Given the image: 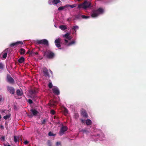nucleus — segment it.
<instances>
[{"label":"nucleus","instance_id":"nucleus-44","mask_svg":"<svg viewBox=\"0 0 146 146\" xmlns=\"http://www.w3.org/2000/svg\"><path fill=\"white\" fill-rule=\"evenodd\" d=\"M72 38V37L71 36H68V38H67V39H68V40H71Z\"/></svg>","mask_w":146,"mask_h":146},{"label":"nucleus","instance_id":"nucleus-15","mask_svg":"<svg viewBox=\"0 0 146 146\" xmlns=\"http://www.w3.org/2000/svg\"><path fill=\"white\" fill-rule=\"evenodd\" d=\"M98 15L96 10H94L93 11L92 13L91 14V17L93 18H95L98 17Z\"/></svg>","mask_w":146,"mask_h":146},{"label":"nucleus","instance_id":"nucleus-21","mask_svg":"<svg viewBox=\"0 0 146 146\" xmlns=\"http://www.w3.org/2000/svg\"><path fill=\"white\" fill-rule=\"evenodd\" d=\"M25 52V50L22 48H21L20 49V53L21 55L24 54Z\"/></svg>","mask_w":146,"mask_h":146},{"label":"nucleus","instance_id":"nucleus-48","mask_svg":"<svg viewBox=\"0 0 146 146\" xmlns=\"http://www.w3.org/2000/svg\"><path fill=\"white\" fill-rule=\"evenodd\" d=\"M35 53L33 52V50L30 51V55H32L34 53Z\"/></svg>","mask_w":146,"mask_h":146},{"label":"nucleus","instance_id":"nucleus-12","mask_svg":"<svg viewBox=\"0 0 146 146\" xmlns=\"http://www.w3.org/2000/svg\"><path fill=\"white\" fill-rule=\"evenodd\" d=\"M95 10L98 15L103 14L104 12V9L101 8H99L98 9Z\"/></svg>","mask_w":146,"mask_h":146},{"label":"nucleus","instance_id":"nucleus-49","mask_svg":"<svg viewBox=\"0 0 146 146\" xmlns=\"http://www.w3.org/2000/svg\"><path fill=\"white\" fill-rule=\"evenodd\" d=\"M0 128L2 129H4V127L2 125H1L0 126Z\"/></svg>","mask_w":146,"mask_h":146},{"label":"nucleus","instance_id":"nucleus-53","mask_svg":"<svg viewBox=\"0 0 146 146\" xmlns=\"http://www.w3.org/2000/svg\"><path fill=\"white\" fill-rule=\"evenodd\" d=\"M75 115H76V117H78V113L75 114Z\"/></svg>","mask_w":146,"mask_h":146},{"label":"nucleus","instance_id":"nucleus-14","mask_svg":"<svg viewBox=\"0 0 146 146\" xmlns=\"http://www.w3.org/2000/svg\"><path fill=\"white\" fill-rule=\"evenodd\" d=\"M56 102L54 101L51 100L50 101V102L48 104L50 107H54L56 106Z\"/></svg>","mask_w":146,"mask_h":146},{"label":"nucleus","instance_id":"nucleus-25","mask_svg":"<svg viewBox=\"0 0 146 146\" xmlns=\"http://www.w3.org/2000/svg\"><path fill=\"white\" fill-rule=\"evenodd\" d=\"M10 117V115H6L4 116L3 117V118L5 119H9Z\"/></svg>","mask_w":146,"mask_h":146},{"label":"nucleus","instance_id":"nucleus-51","mask_svg":"<svg viewBox=\"0 0 146 146\" xmlns=\"http://www.w3.org/2000/svg\"><path fill=\"white\" fill-rule=\"evenodd\" d=\"M3 98L1 97V96H0V103L2 100Z\"/></svg>","mask_w":146,"mask_h":146},{"label":"nucleus","instance_id":"nucleus-3","mask_svg":"<svg viewBox=\"0 0 146 146\" xmlns=\"http://www.w3.org/2000/svg\"><path fill=\"white\" fill-rule=\"evenodd\" d=\"M38 92V89L34 88L31 89L30 92V94H31V97L32 98L35 99L36 97V94Z\"/></svg>","mask_w":146,"mask_h":146},{"label":"nucleus","instance_id":"nucleus-23","mask_svg":"<svg viewBox=\"0 0 146 146\" xmlns=\"http://www.w3.org/2000/svg\"><path fill=\"white\" fill-rule=\"evenodd\" d=\"M59 27L62 30H65L67 29V27L65 26L64 25H60Z\"/></svg>","mask_w":146,"mask_h":146},{"label":"nucleus","instance_id":"nucleus-27","mask_svg":"<svg viewBox=\"0 0 146 146\" xmlns=\"http://www.w3.org/2000/svg\"><path fill=\"white\" fill-rule=\"evenodd\" d=\"M7 52H5L4 54L3 55V59H5L7 57Z\"/></svg>","mask_w":146,"mask_h":146},{"label":"nucleus","instance_id":"nucleus-31","mask_svg":"<svg viewBox=\"0 0 146 146\" xmlns=\"http://www.w3.org/2000/svg\"><path fill=\"white\" fill-rule=\"evenodd\" d=\"M66 7V5L64 6V7H59L58 8V10L59 11H61L63 10L65 8V7Z\"/></svg>","mask_w":146,"mask_h":146},{"label":"nucleus","instance_id":"nucleus-6","mask_svg":"<svg viewBox=\"0 0 146 146\" xmlns=\"http://www.w3.org/2000/svg\"><path fill=\"white\" fill-rule=\"evenodd\" d=\"M7 80L10 84H13L15 82V81L11 76L9 74L7 76Z\"/></svg>","mask_w":146,"mask_h":146},{"label":"nucleus","instance_id":"nucleus-10","mask_svg":"<svg viewBox=\"0 0 146 146\" xmlns=\"http://www.w3.org/2000/svg\"><path fill=\"white\" fill-rule=\"evenodd\" d=\"M23 44V41H17L13 43H11L10 45V46L11 47H12L14 46H15V45H16L19 44Z\"/></svg>","mask_w":146,"mask_h":146},{"label":"nucleus","instance_id":"nucleus-45","mask_svg":"<svg viewBox=\"0 0 146 146\" xmlns=\"http://www.w3.org/2000/svg\"><path fill=\"white\" fill-rule=\"evenodd\" d=\"M24 143L25 145H27L29 143V142L28 141L26 140L24 142Z\"/></svg>","mask_w":146,"mask_h":146},{"label":"nucleus","instance_id":"nucleus-16","mask_svg":"<svg viewBox=\"0 0 146 146\" xmlns=\"http://www.w3.org/2000/svg\"><path fill=\"white\" fill-rule=\"evenodd\" d=\"M81 114L84 117H88V115L85 111L84 110H82Z\"/></svg>","mask_w":146,"mask_h":146},{"label":"nucleus","instance_id":"nucleus-11","mask_svg":"<svg viewBox=\"0 0 146 146\" xmlns=\"http://www.w3.org/2000/svg\"><path fill=\"white\" fill-rule=\"evenodd\" d=\"M53 93L57 95H58L60 94L59 90L57 87L54 88L52 89Z\"/></svg>","mask_w":146,"mask_h":146},{"label":"nucleus","instance_id":"nucleus-41","mask_svg":"<svg viewBox=\"0 0 146 146\" xmlns=\"http://www.w3.org/2000/svg\"><path fill=\"white\" fill-rule=\"evenodd\" d=\"M28 102L30 104H32L33 103V101L31 99H29Z\"/></svg>","mask_w":146,"mask_h":146},{"label":"nucleus","instance_id":"nucleus-30","mask_svg":"<svg viewBox=\"0 0 146 146\" xmlns=\"http://www.w3.org/2000/svg\"><path fill=\"white\" fill-rule=\"evenodd\" d=\"M52 84L51 82H50L48 84V86L50 88H51L52 87Z\"/></svg>","mask_w":146,"mask_h":146},{"label":"nucleus","instance_id":"nucleus-33","mask_svg":"<svg viewBox=\"0 0 146 146\" xmlns=\"http://www.w3.org/2000/svg\"><path fill=\"white\" fill-rule=\"evenodd\" d=\"M47 145L48 146H51L52 145V143L50 140H48V141Z\"/></svg>","mask_w":146,"mask_h":146},{"label":"nucleus","instance_id":"nucleus-39","mask_svg":"<svg viewBox=\"0 0 146 146\" xmlns=\"http://www.w3.org/2000/svg\"><path fill=\"white\" fill-rule=\"evenodd\" d=\"M52 115H54L55 113V111L54 110H51L50 111Z\"/></svg>","mask_w":146,"mask_h":146},{"label":"nucleus","instance_id":"nucleus-19","mask_svg":"<svg viewBox=\"0 0 146 146\" xmlns=\"http://www.w3.org/2000/svg\"><path fill=\"white\" fill-rule=\"evenodd\" d=\"M60 2H61V1L60 0H52V3L54 5H56Z\"/></svg>","mask_w":146,"mask_h":146},{"label":"nucleus","instance_id":"nucleus-38","mask_svg":"<svg viewBox=\"0 0 146 146\" xmlns=\"http://www.w3.org/2000/svg\"><path fill=\"white\" fill-rule=\"evenodd\" d=\"M14 141L16 143L17 141V138L16 136H14Z\"/></svg>","mask_w":146,"mask_h":146},{"label":"nucleus","instance_id":"nucleus-18","mask_svg":"<svg viewBox=\"0 0 146 146\" xmlns=\"http://www.w3.org/2000/svg\"><path fill=\"white\" fill-rule=\"evenodd\" d=\"M25 58L23 57H21L18 60L19 62L20 63H22L24 62Z\"/></svg>","mask_w":146,"mask_h":146},{"label":"nucleus","instance_id":"nucleus-24","mask_svg":"<svg viewBox=\"0 0 146 146\" xmlns=\"http://www.w3.org/2000/svg\"><path fill=\"white\" fill-rule=\"evenodd\" d=\"M77 4H74L72 5H66V7H70L71 8H73L74 7L76 6Z\"/></svg>","mask_w":146,"mask_h":146},{"label":"nucleus","instance_id":"nucleus-22","mask_svg":"<svg viewBox=\"0 0 146 146\" xmlns=\"http://www.w3.org/2000/svg\"><path fill=\"white\" fill-rule=\"evenodd\" d=\"M86 124L88 125H90L92 123V121L91 120L89 119H87L86 121Z\"/></svg>","mask_w":146,"mask_h":146},{"label":"nucleus","instance_id":"nucleus-28","mask_svg":"<svg viewBox=\"0 0 146 146\" xmlns=\"http://www.w3.org/2000/svg\"><path fill=\"white\" fill-rule=\"evenodd\" d=\"M70 34L68 33H67L66 34H65L64 35H63V36L64 37H65L66 38V39L68 38V36H69Z\"/></svg>","mask_w":146,"mask_h":146},{"label":"nucleus","instance_id":"nucleus-40","mask_svg":"<svg viewBox=\"0 0 146 146\" xmlns=\"http://www.w3.org/2000/svg\"><path fill=\"white\" fill-rule=\"evenodd\" d=\"M49 136H54L53 134L51 132H49L48 134Z\"/></svg>","mask_w":146,"mask_h":146},{"label":"nucleus","instance_id":"nucleus-13","mask_svg":"<svg viewBox=\"0 0 146 146\" xmlns=\"http://www.w3.org/2000/svg\"><path fill=\"white\" fill-rule=\"evenodd\" d=\"M30 111L33 116H36L38 113V112L35 109H32Z\"/></svg>","mask_w":146,"mask_h":146},{"label":"nucleus","instance_id":"nucleus-35","mask_svg":"<svg viewBox=\"0 0 146 146\" xmlns=\"http://www.w3.org/2000/svg\"><path fill=\"white\" fill-rule=\"evenodd\" d=\"M48 3L50 5L53 4L52 3V0H49L48 1Z\"/></svg>","mask_w":146,"mask_h":146},{"label":"nucleus","instance_id":"nucleus-43","mask_svg":"<svg viewBox=\"0 0 146 146\" xmlns=\"http://www.w3.org/2000/svg\"><path fill=\"white\" fill-rule=\"evenodd\" d=\"M46 120L45 119H44L42 121V124L44 125L45 123Z\"/></svg>","mask_w":146,"mask_h":146},{"label":"nucleus","instance_id":"nucleus-1","mask_svg":"<svg viewBox=\"0 0 146 146\" xmlns=\"http://www.w3.org/2000/svg\"><path fill=\"white\" fill-rule=\"evenodd\" d=\"M91 3L89 1H85L83 3L78 5L77 8L78 9L83 8L86 9L87 8L91 7Z\"/></svg>","mask_w":146,"mask_h":146},{"label":"nucleus","instance_id":"nucleus-17","mask_svg":"<svg viewBox=\"0 0 146 146\" xmlns=\"http://www.w3.org/2000/svg\"><path fill=\"white\" fill-rule=\"evenodd\" d=\"M16 94L18 96H21L23 95V93L21 90L19 89H18L16 90Z\"/></svg>","mask_w":146,"mask_h":146},{"label":"nucleus","instance_id":"nucleus-5","mask_svg":"<svg viewBox=\"0 0 146 146\" xmlns=\"http://www.w3.org/2000/svg\"><path fill=\"white\" fill-rule=\"evenodd\" d=\"M7 90L11 94H14L15 92V90L14 88L12 86H7Z\"/></svg>","mask_w":146,"mask_h":146},{"label":"nucleus","instance_id":"nucleus-32","mask_svg":"<svg viewBox=\"0 0 146 146\" xmlns=\"http://www.w3.org/2000/svg\"><path fill=\"white\" fill-rule=\"evenodd\" d=\"M81 17L83 19H86L88 18H89V16H85L84 15H82L81 16Z\"/></svg>","mask_w":146,"mask_h":146},{"label":"nucleus","instance_id":"nucleus-47","mask_svg":"<svg viewBox=\"0 0 146 146\" xmlns=\"http://www.w3.org/2000/svg\"><path fill=\"white\" fill-rule=\"evenodd\" d=\"M60 142H57L56 143V145L57 146H58L59 145H60Z\"/></svg>","mask_w":146,"mask_h":146},{"label":"nucleus","instance_id":"nucleus-55","mask_svg":"<svg viewBox=\"0 0 146 146\" xmlns=\"http://www.w3.org/2000/svg\"><path fill=\"white\" fill-rule=\"evenodd\" d=\"M35 54H36V55H38V52H36L35 53Z\"/></svg>","mask_w":146,"mask_h":146},{"label":"nucleus","instance_id":"nucleus-7","mask_svg":"<svg viewBox=\"0 0 146 146\" xmlns=\"http://www.w3.org/2000/svg\"><path fill=\"white\" fill-rule=\"evenodd\" d=\"M61 41V39L58 38L55 40L54 41V43L56 47L58 48L61 47V45L60 44Z\"/></svg>","mask_w":146,"mask_h":146},{"label":"nucleus","instance_id":"nucleus-34","mask_svg":"<svg viewBox=\"0 0 146 146\" xmlns=\"http://www.w3.org/2000/svg\"><path fill=\"white\" fill-rule=\"evenodd\" d=\"M0 139L2 141H5V137L3 136L0 138Z\"/></svg>","mask_w":146,"mask_h":146},{"label":"nucleus","instance_id":"nucleus-52","mask_svg":"<svg viewBox=\"0 0 146 146\" xmlns=\"http://www.w3.org/2000/svg\"><path fill=\"white\" fill-rule=\"evenodd\" d=\"M4 146H11L10 145H8V144H4Z\"/></svg>","mask_w":146,"mask_h":146},{"label":"nucleus","instance_id":"nucleus-2","mask_svg":"<svg viewBox=\"0 0 146 146\" xmlns=\"http://www.w3.org/2000/svg\"><path fill=\"white\" fill-rule=\"evenodd\" d=\"M46 57L49 59H53L55 56V54L53 52L50 50H46L44 53Z\"/></svg>","mask_w":146,"mask_h":146},{"label":"nucleus","instance_id":"nucleus-58","mask_svg":"<svg viewBox=\"0 0 146 146\" xmlns=\"http://www.w3.org/2000/svg\"><path fill=\"white\" fill-rule=\"evenodd\" d=\"M77 1H81V0H77Z\"/></svg>","mask_w":146,"mask_h":146},{"label":"nucleus","instance_id":"nucleus-37","mask_svg":"<svg viewBox=\"0 0 146 146\" xmlns=\"http://www.w3.org/2000/svg\"><path fill=\"white\" fill-rule=\"evenodd\" d=\"M81 131L83 133H86L88 132V131L86 129H82L81 130Z\"/></svg>","mask_w":146,"mask_h":146},{"label":"nucleus","instance_id":"nucleus-4","mask_svg":"<svg viewBox=\"0 0 146 146\" xmlns=\"http://www.w3.org/2000/svg\"><path fill=\"white\" fill-rule=\"evenodd\" d=\"M36 44H43L47 46H49V43L47 40L46 39H43L41 40H36Z\"/></svg>","mask_w":146,"mask_h":146},{"label":"nucleus","instance_id":"nucleus-56","mask_svg":"<svg viewBox=\"0 0 146 146\" xmlns=\"http://www.w3.org/2000/svg\"><path fill=\"white\" fill-rule=\"evenodd\" d=\"M16 106H15H15H14V109H15V108H16Z\"/></svg>","mask_w":146,"mask_h":146},{"label":"nucleus","instance_id":"nucleus-57","mask_svg":"<svg viewBox=\"0 0 146 146\" xmlns=\"http://www.w3.org/2000/svg\"><path fill=\"white\" fill-rule=\"evenodd\" d=\"M49 71L51 73H52V72L50 70H49Z\"/></svg>","mask_w":146,"mask_h":146},{"label":"nucleus","instance_id":"nucleus-46","mask_svg":"<svg viewBox=\"0 0 146 146\" xmlns=\"http://www.w3.org/2000/svg\"><path fill=\"white\" fill-rule=\"evenodd\" d=\"M64 41H65V44H66H66L68 43V41L66 39H65Z\"/></svg>","mask_w":146,"mask_h":146},{"label":"nucleus","instance_id":"nucleus-59","mask_svg":"<svg viewBox=\"0 0 146 146\" xmlns=\"http://www.w3.org/2000/svg\"><path fill=\"white\" fill-rule=\"evenodd\" d=\"M82 120V122H83V120Z\"/></svg>","mask_w":146,"mask_h":146},{"label":"nucleus","instance_id":"nucleus-20","mask_svg":"<svg viewBox=\"0 0 146 146\" xmlns=\"http://www.w3.org/2000/svg\"><path fill=\"white\" fill-rule=\"evenodd\" d=\"M75 43V40H72V41L69 42L68 44H66V45L68 46H70L74 44Z\"/></svg>","mask_w":146,"mask_h":146},{"label":"nucleus","instance_id":"nucleus-54","mask_svg":"<svg viewBox=\"0 0 146 146\" xmlns=\"http://www.w3.org/2000/svg\"><path fill=\"white\" fill-rule=\"evenodd\" d=\"M57 117H56V116H54V118L55 119H56V118H57Z\"/></svg>","mask_w":146,"mask_h":146},{"label":"nucleus","instance_id":"nucleus-26","mask_svg":"<svg viewBox=\"0 0 146 146\" xmlns=\"http://www.w3.org/2000/svg\"><path fill=\"white\" fill-rule=\"evenodd\" d=\"M79 28L77 26H74L72 28V29L74 31H76V29H78Z\"/></svg>","mask_w":146,"mask_h":146},{"label":"nucleus","instance_id":"nucleus-50","mask_svg":"<svg viewBox=\"0 0 146 146\" xmlns=\"http://www.w3.org/2000/svg\"><path fill=\"white\" fill-rule=\"evenodd\" d=\"M30 51L29 50L27 52L26 54H30Z\"/></svg>","mask_w":146,"mask_h":146},{"label":"nucleus","instance_id":"nucleus-8","mask_svg":"<svg viewBox=\"0 0 146 146\" xmlns=\"http://www.w3.org/2000/svg\"><path fill=\"white\" fill-rule=\"evenodd\" d=\"M68 128L67 127L65 126H62L61 128L60 131L59 133L60 135L61 136L62 135L64 132L67 130Z\"/></svg>","mask_w":146,"mask_h":146},{"label":"nucleus","instance_id":"nucleus-29","mask_svg":"<svg viewBox=\"0 0 146 146\" xmlns=\"http://www.w3.org/2000/svg\"><path fill=\"white\" fill-rule=\"evenodd\" d=\"M64 112L65 114H67L68 112V111L67 109L65 108H64Z\"/></svg>","mask_w":146,"mask_h":146},{"label":"nucleus","instance_id":"nucleus-36","mask_svg":"<svg viewBox=\"0 0 146 146\" xmlns=\"http://www.w3.org/2000/svg\"><path fill=\"white\" fill-rule=\"evenodd\" d=\"M4 66L3 64L1 63H0V68L3 69Z\"/></svg>","mask_w":146,"mask_h":146},{"label":"nucleus","instance_id":"nucleus-9","mask_svg":"<svg viewBox=\"0 0 146 146\" xmlns=\"http://www.w3.org/2000/svg\"><path fill=\"white\" fill-rule=\"evenodd\" d=\"M42 69L44 76L46 77H50V76L49 75L48 72L47 68L44 67Z\"/></svg>","mask_w":146,"mask_h":146},{"label":"nucleus","instance_id":"nucleus-42","mask_svg":"<svg viewBox=\"0 0 146 146\" xmlns=\"http://www.w3.org/2000/svg\"><path fill=\"white\" fill-rule=\"evenodd\" d=\"M28 116L30 118H32L33 117V115L32 114H28Z\"/></svg>","mask_w":146,"mask_h":146}]
</instances>
